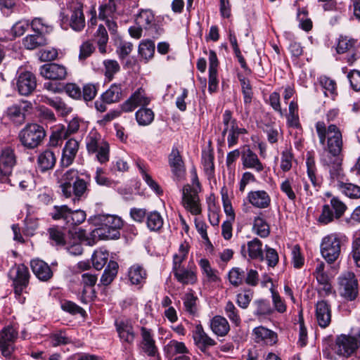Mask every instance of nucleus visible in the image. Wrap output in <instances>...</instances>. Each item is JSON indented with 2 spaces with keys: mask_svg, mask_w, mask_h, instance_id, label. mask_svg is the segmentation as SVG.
<instances>
[{
  "mask_svg": "<svg viewBox=\"0 0 360 360\" xmlns=\"http://www.w3.org/2000/svg\"><path fill=\"white\" fill-rule=\"evenodd\" d=\"M122 97V86L121 84H113L102 95L101 98L105 103L118 102Z\"/></svg>",
  "mask_w": 360,
  "mask_h": 360,
  "instance_id": "4c0bfd02",
  "label": "nucleus"
},
{
  "mask_svg": "<svg viewBox=\"0 0 360 360\" xmlns=\"http://www.w3.org/2000/svg\"><path fill=\"white\" fill-rule=\"evenodd\" d=\"M45 136V130L41 126L30 124L20 131L19 139L25 147L32 149L41 144Z\"/></svg>",
  "mask_w": 360,
  "mask_h": 360,
  "instance_id": "423d86ee",
  "label": "nucleus"
},
{
  "mask_svg": "<svg viewBox=\"0 0 360 360\" xmlns=\"http://www.w3.org/2000/svg\"><path fill=\"white\" fill-rule=\"evenodd\" d=\"M249 257L252 259L264 260L262 243L255 238L247 243Z\"/></svg>",
  "mask_w": 360,
  "mask_h": 360,
  "instance_id": "37998d69",
  "label": "nucleus"
},
{
  "mask_svg": "<svg viewBox=\"0 0 360 360\" xmlns=\"http://www.w3.org/2000/svg\"><path fill=\"white\" fill-rule=\"evenodd\" d=\"M65 127L64 126H58L52 131L49 139V145L56 147L60 145L64 139L68 137L66 135Z\"/></svg>",
  "mask_w": 360,
  "mask_h": 360,
  "instance_id": "4d7b16f0",
  "label": "nucleus"
},
{
  "mask_svg": "<svg viewBox=\"0 0 360 360\" xmlns=\"http://www.w3.org/2000/svg\"><path fill=\"white\" fill-rule=\"evenodd\" d=\"M280 188L290 200L295 201L296 193H299L301 186L294 177H288L281 184Z\"/></svg>",
  "mask_w": 360,
  "mask_h": 360,
  "instance_id": "72a5a7b5",
  "label": "nucleus"
},
{
  "mask_svg": "<svg viewBox=\"0 0 360 360\" xmlns=\"http://www.w3.org/2000/svg\"><path fill=\"white\" fill-rule=\"evenodd\" d=\"M79 178L78 171L70 169L65 171L60 178L58 179L61 192L65 198L71 197L72 186Z\"/></svg>",
  "mask_w": 360,
  "mask_h": 360,
  "instance_id": "4be33fe9",
  "label": "nucleus"
},
{
  "mask_svg": "<svg viewBox=\"0 0 360 360\" xmlns=\"http://www.w3.org/2000/svg\"><path fill=\"white\" fill-rule=\"evenodd\" d=\"M155 53V43L151 40H143L139 46V53L146 60L151 59Z\"/></svg>",
  "mask_w": 360,
  "mask_h": 360,
  "instance_id": "5fc2aeb1",
  "label": "nucleus"
},
{
  "mask_svg": "<svg viewBox=\"0 0 360 360\" xmlns=\"http://www.w3.org/2000/svg\"><path fill=\"white\" fill-rule=\"evenodd\" d=\"M245 271L239 267H233L229 272V280L231 285L238 287L243 284L245 279Z\"/></svg>",
  "mask_w": 360,
  "mask_h": 360,
  "instance_id": "680f3d73",
  "label": "nucleus"
},
{
  "mask_svg": "<svg viewBox=\"0 0 360 360\" xmlns=\"http://www.w3.org/2000/svg\"><path fill=\"white\" fill-rule=\"evenodd\" d=\"M17 337L18 331L13 326H6L0 331V349L4 356H11Z\"/></svg>",
  "mask_w": 360,
  "mask_h": 360,
  "instance_id": "4468645a",
  "label": "nucleus"
},
{
  "mask_svg": "<svg viewBox=\"0 0 360 360\" xmlns=\"http://www.w3.org/2000/svg\"><path fill=\"white\" fill-rule=\"evenodd\" d=\"M315 317L318 325L323 328L328 327L331 322V307L325 300L319 301L316 304Z\"/></svg>",
  "mask_w": 360,
  "mask_h": 360,
  "instance_id": "412c9836",
  "label": "nucleus"
},
{
  "mask_svg": "<svg viewBox=\"0 0 360 360\" xmlns=\"http://www.w3.org/2000/svg\"><path fill=\"white\" fill-rule=\"evenodd\" d=\"M6 115L16 124H22L25 120V115L20 105H13L6 111Z\"/></svg>",
  "mask_w": 360,
  "mask_h": 360,
  "instance_id": "c03bdc74",
  "label": "nucleus"
},
{
  "mask_svg": "<svg viewBox=\"0 0 360 360\" xmlns=\"http://www.w3.org/2000/svg\"><path fill=\"white\" fill-rule=\"evenodd\" d=\"M88 193V182L81 178H78L72 186L71 197L72 195L75 196L74 202L86 198Z\"/></svg>",
  "mask_w": 360,
  "mask_h": 360,
  "instance_id": "79ce46f5",
  "label": "nucleus"
},
{
  "mask_svg": "<svg viewBox=\"0 0 360 360\" xmlns=\"http://www.w3.org/2000/svg\"><path fill=\"white\" fill-rule=\"evenodd\" d=\"M135 116L140 126H148L154 120L155 114L150 108L143 107L136 111Z\"/></svg>",
  "mask_w": 360,
  "mask_h": 360,
  "instance_id": "a18cd8bd",
  "label": "nucleus"
},
{
  "mask_svg": "<svg viewBox=\"0 0 360 360\" xmlns=\"http://www.w3.org/2000/svg\"><path fill=\"white\" fill-rule=\"evenodd\" d=\"M253 304L255 307L254 314L256 316L269 315L271 314L273 312V309L271 307L269 302L266 300H255L253 302Z\"/></svg>",
  "mask_w": 360,
  "mask_h": 360,
  "instance_id": "69168bd1",
  "label": "nucleus"
},
{
  "mask_svg": "<svg viewBox=\"0 0 360 360\" xmlns=\"http://www.w3.org/2000/svg\"><path fill=\"white\" fill-rule=\"evenodd\" d=\"M56 162V157L53 151L46 149L41 152L37 158V165L40 171L44 172L52 169Z\"/></svg>",
  "mask_w": 360,
  "mask_h": 360,
  "instance_id": "7c9ffc66",
  "label": "nucleus"
},
{
  "mask_svg": "<svg viewBox=\"0 0 360 360\" xmlns=\"http://www.w3.org/2000/svg\"><path fill=\"white\" fill-rule=\"evenodd\" d=\"M115 324L120 340L128 344H132L135 338V334L130 321L119 319L115 321Z\"/></svg>",
  "mask_w": 360,
  "mask_h": 360,
  "instance_id": "a878e982",
  "label": "nucleus"
},
{
  "mask_svg": "<svg viewBox=\"0 0 360 360\" xmlns=\"http://www.w3.org/2000/svg\"><path fill=\"white\" fill-rule=\"evenodd\" d=\"M347 205L338 197L330 199V205H324L322 212L319 217V221L323 224H328L333 221L334 218L340 219L347 210Z\"/></svg>",
  "mask_w": 360,
  "mask_h": 360,
  "instance_id": "1a4fd4ad",
  "label": "nucleus"
},
{
  "mask_svg": "<svg viewBox=\"0 0 360 360\" xmlns=\"http://www.w3.org/2000/svg\"><path fill=\"white\" fill-rule=\"evenodd\" d=\"M105 67V75L111 80L114 75L120 70L119 63L115 60H106L103 62Z\"/></svg>",
  "mask_w": 360,
  "mask_h": 360,
  "instance_id": "774afa93",
  "label": "nucleus"
},
{
  "mask_svg": "<svg viewBox=\"0 0 360 360\" xmlns=\"http://www.w3.org/2000/svg\"><path fill=\"white\" fill-rule=\"evenodd\" d=\"M117 268L116 262L110 261L101 278V283L105 286L110 284L117 274Z\"/></svg>",
  "mask_w": 360,
  "mask_h": 360,
  "instance_id": "de8ad7c7",
  "label": "nucleus"
},
{
  "mask_svg": "<svg viewBox=\"0 0 360 360\" xmlns=\"http://www.w3.org/2000/svg\"><path fill=\"white\" fill-rule=\"evenodd\" d=\"M199 265L202 270V274L205 275L207 281L210 283H217L220 278L217 275V271L213 269L209 261L207 259H201Z\"/></svg>",
  "mask_w": 360,
  "mask_h": 360,
  "instance_id": "8fccbe9b",
  "label": "nucleus"
},
{
  "mask_svg": "<svg viewBox=\"0 0 360 360\" xmlns=\"http://www.w3.org/2000/svg\"><path fill=\"white\" fill-rule=\"evenodd\" d=\"M340 295L347 301H354L359 295V282L353 272L347 271L338 277Z\"/></svg>",
  "mask_w": 360,
  "mask_h": 360,
  "instance_id": "39448f33",
  "label": "nucleus"
},
{
  "mask_svg": "<svg viewBox=\"0 0 360 360\" xmlns=\"http://www.w3.org/2000/svg\"><path fill=\"white\" fill-rule=\"evenodd\" d=\"M167 354L169 356H175L176 354L185 355L188 353V349L185 344L182 342H178L172 340L165 346V349Z\"/></svg>",
  "mask_w": 360,
  "mask_h": 360,
  "instance_id": "864d4df0",
  "label": "nucleus"
},
{
  "mask_svg": "<svg viewBox=\"0 0 360 360\" xmlns=\"http://www.w3.org/2000/svg\"><path fill=\"white\" fill-rule=\"evenodd\" d=\"M55 220L62 219L69 226H75L84 221L86 213L81 210H72L67 205L54 206L51 213Z\"/></svg>",
  "mask_w": 360,
  "mask_h": 360,
  "instance_id": "0eeeda50",
  "label": "nucleus"
},
{
  "mask_svg": "<svg viewBox=\"0 0 360 360\" xmlns=\"http://www.w3.org/2000/svg\"><path fill=\"white\" fill-rule=\"evenodd\" d=\"M86 148L89 153H96L101 163L109 160V144L96 133H91L86 138Z\"/></svg>",
  "mask_w": 360,
  "mask_h": 360,
  "instance_id": "9d476101",
  "label": "nucleus"
},
{
  "mask_svg": "<svg viewBox=\"0 0 360 360\" xmlns=\"http://www.w3.org/2000/svg\"><path fill=\"white\" fill-rule=\"evenodd\" d=\"M97 219L101 224L111 228L122 229L124 224L121 217L117 215L100 214L97 217Z\"/></svg>",
  "mask_w": 360,
  "mask_h": 360,
  "instance_id": "3c124183",
  "label": "nucleus"
},
{
  "mask_svg": "<svg viewBox=\"0 0 360 360\" xmlns=\"http://www.w3.org/2000/svg\"><path fill=\"white\" fill-rule=\"evenodd\" d=\"M202 163L205 173L211 176L214 171V155L211 150H203L202 153Z\"/></svg>",
  "mask_w": 360,
  "mask_h": 360,
  "instance_id": "bf43d9fd",
  "label": "nucleus"
},
{
  "mask_svg": "<svg viewBox=\"0 0 360 360\" xmlns=\"http://www.w3.org/2000/svg\"><path fill=\"white\" fill-rule=\"evenodd\" d=\"M182 202L184 207L191 214L198 215L200 214L201 209L199 204V197L196 189L187 184L183 188Z\"/></svg>",
  "mask_w": 360,
  "mask_h": 360,
  "instance_id": "dca6fc26",
  "label": "nucleus"
},
{
  "mask_svg": "<svg viewBox=\"0 0 360 360\" xmlns=\"http://www.w3.org/2000/svg\"><path fill=\"white\" fill-rule=\"evenodd\" d=\"M40 74L46 79L52 80L65 79L67 76L66 68L57 63H48L40 68Z\"/></svg>",
  "mask_w": 360,
  "mask_h": 360,
  "instance_id": "aec40b11",
  "label": "nucleus"
},
{
  "mask_svg": "<svg viewBox=\"0 0 360 360\" xmlns=\"http://www.w3.org/2000/svg\"><path fill=\"white\" fill-rule=\"evenodd\" d=\"M37 99L39 102H43L53 108L62 116H65L72 111V108L68 106L60 97L50 98L46 95H39Z\"/></svg>",
  "mask_w": 360,
  "mask_h": 360,
  "instance_id": "393cba45",
  "label": "nucleus"
},
{
  "mask_svg": "<svg viewBox=\"0 0 360 360\" xmlns=\"http://www.w3.org/2000/svg\"><path fill=\"white\" fill-rule=\"evenodd\" d=\"M79 148V143L75 139H68L62 150V157L60 159V165L63 167H68L71 165L78 153Z\"/></svg>",
  "mask_w": 360,
  "mask_h": 360,
  "instance_id": "6ab92c4d",
  "label": "nucleus"
},
{
  "mask_svg": "<svg viewBox=\"0 0 360 360\" xmlns=\"http://www.w3.org/2000/svg\"><path fill=\"white\" fill-rule=\"evenodd\" d=\"M22 46L27 50H34L39 47L44 46L48 44V40L45 35L34 33L27 34L22 40Z\"/></svg>",
  "mask_w": 360,
  "mask_h": 360,
  "instance_id": "473e14b6",
  "label": "nucleus"
},
{
  "mask_svg": "<svg viewBox=\"0 0 360 360\" xmlns=\"http://www.w3.org/2000/svg\"><path fill=\"white\" fill-rule=\"evenodd\" d=\"M356 42V40L341 36L338 39L336 51L340 54L344 53L347 51H350L354 46Z\"/></svg>",
  "mask_w": 360,
  "mask_h": 360,
  "instance_id": "338daca9",
  "label": "nucleus"
},
{
  "mask_svg": "<svg viewBox=\"0 0 360 360\" xmlns=\"http://www.w3.org/2000/svg\"><path fill=\"white\" fill-rule=\"evenodd\" d=\"M241 160L244 168L252 169L257 172H261L264 168L257 155L250 148L245 150L242 153Z\"/></svg>",
  "mask_w": 360,
  "mask_h": 360,
  "instance_id": "c85d7f7f",
  "label": "nucleus"
},
{
  "mask_svg": "<svg viewBox=\"0 0 360 360\" xmlns=\"http://www.w3.org/2000/svg\"><path fill=\"white\" fill-rule=\"evenodd\" d=\"M69 233L74 236L75 240L72 244L67 243V250L70 254L72 255H79L83 252V248L81 242H86L89 245H94L95 244L94 238L86 236V231L82 229L73 228L72 230H69Z\"/></svg>",
  "mask_w": 360,
  "mask_h": 360,
  "instance_id": "ddd939ff",
  "label": "nucleus"
},
{
  "mask_svg": "<svg viewBox=\"0 0 360 360\" xmlns=\"http://www.w3.org/2000/svg\"><path fill=\"white\" fill-rule=\"evenodd\" d=\"M32 30L38 34H45L50 33L53 27L49 23V22L42 18H34L30 22Z\"/></svg>",
  "mask_w": 360,
  "mask_h": 360,
  "instance_id": "49530a36",
  "label": "nucleus"
},
{
  "mask_svg": "<svg viewBox=\"0 0 360 360\" xmlns=\"http://www.w3.org/2000/svg\"><path fill=\"white\" fill-rule=\"evenodd\" d=\"M359 346L360 342L355 337L341 335L336 338L333 350L337 354L347 357L353 354Z\"/></svg>",
  "mask_w": 360,
  "mask_h": 360,
  "instance_id": "f8f14e48",
  "label": "nucleus"
},
{
  "mask_svg": "<svg viewBox=\"0 0 360 360\" xmlns=\"http://www.w3.org/2000/svg\"><path fill=\"white\" fill-rule=\"evenodd\" d=\"M120 229L118 228L108 227L100 224V226L91 233V238L98 237L103 240H114L117 239L120 236Z\"/></svg>",
  "mask_w": 360,
  "mask_h": 360,
  "instance_id": "f704fd0d",
  "label": "nucleus"
},
{
  "mask_svg": "<svg viewBox=\"0 0 360 360\" xmlns=\"http://www.w3.org/2000/svg\"><path fill=\"white\" fill-rule=\"evenodd\" d=\"M49 238L56 245L63 246L67 244L65 233L58 227L49 229Z\"/></svg>",
  "mask_w": 360,
  "mask_h": 360,
  "instance_id": "e2e57ef3",
  "label": "nucleus"
},
{
  "mask_svg": "<svg viewBox=\"0 0 360 360\" xmlns=\"http://www.w3.org/2000/svg\"><path fill=\"white\" fill-rule=\"evenodd\" d=\"M248 201L259 209H266L271 205V197L264 190L251 191L247 195Z\"/></svg>",
  "mask_w": 360,
  "mask_h": 360,
  "instance_id": "5701e85b",
  "label": "nucleus"
},
{
  "mask_svg": "<svg viewBox=\"0 0 360 360\" xmlns=\"http://www.w3.org/2000/svg\"><path fill=\"white\" fill-rule=\"evenodd\" d=\"M9 277L13 281L15 298L23 304L25 297L22 296L24 290L29 283L30 273L28 268L23 264L14 265L9 271Z\"/></svg>",
  "mask_w": 360,
  "mask_h": 360,
  "instance_id": "f03ea898",
  "label": "nucleus"
},
{
  "mask_svg": "<svg viewBox=\"0 0 360 360\" xmlns=\"http://www.w3.org/2000/svg\"><path fill=\"white\" fill-rule=\"evenodd\" d=\"M15 84L19 94L22 96H27L36 89V77L31 72H22L19 73L16 78Z\"/></svg>",
  "mask_w": 360,
  "mask_h": 360,
  "instance_id": "f3484780",
  "label": "nucleus"
},
{
  "mask_svg": "<svg viewBox=\"0 0 360 360\" xmlns=\"http://www.w3.org/2000/svg\"><path fill=\"white\" fill-rule=\"evenodd\" d=\"M341 246V240L336 235H328L322 239L321 256L328 264H333L340 256Z\"/></svg>",
  "mask_w": 360,
  "mask_h": 360,
  "instance_id": "6e6552de",
  "label": "nucleus"
},
{
  "mask_svg": "<svg viewBox=\"0 0 360 360\" xmlns=\"http://www.w3.org/2000/svg\"><path fill=\"white\" fill-rule=\"evenodd\" d=\"M193 338L197 347L205 354L210 347L217 344L215 340L205 333L200 324L197 325L193 330Z\"/></svg>",
  "mask_w": 360,
  "mask_h": 360,
  "instance_id": "a211bd4d",
  "label": "nucleus"
},
{
  "mask_svg": "<svg viewBox=\"0 0 360 360\" xmlns=\"http://www.w3.org/2000/svg\"><path fill=\"white\" fill-rule=\"evenodd\" d=\"M128 277L132 284H142L146 281L147 272L142 266L136 264L129 268L128 271Z\"/></svg>",
  "mask_w": 360,
  "mask_h": 360,
  "instance_id": "58836bf2",
  "label": "nucleus"
},
{
  "mask_svg": "<svg viewBox=\"0 0 360 360\" xmlns=\"http://www.w3.org/2000/svg\"><path fill=\"white\" fill-rule=\"evenodd\" d=\"M253 333L257 342H264L266 345H272L277 340V335L274 332L263 326L255 328Z\"/></svg>",
  "mask_w": 360,
  "mask_h": 360,
  "instance_id": "c9c22d12",
  "label": "nucleus"
},
{
  "mask_svg": "<svg viewBox=\"0 0 360 360\" xmlns=\"http://www.w3.org/2000/svg\"><path fill=\"white\" fill-rule=\"evenodd\" d=\"M108 252L106 250H96L91 257L92 264L96 270H101L103 268L108 259Z\"/></svg>",
  "mask_w": 360,
  "mask_h": 360,
  "instance_id": "13d9d810",
  "label": "nucleus"
},
{
  "mask_svg": "<svg viewBox=\"0 0 360 360\" xmlns=\"http://www.w3.org/2000/svg\"><path fill=\"white\" fill-rule=\"evenodd\" d=\"M50 344L53 347L68 345L71 339L67 335L65 330H60L51 333L49 335Z\"/></svg>",
  "mask_w": 360,
  "mask_h": 360,
  "instance_id": "09e8293b",
  "label": "nucleus"
},
{
  "mask_svg": "<svg viewBox=\"0 0 360 360\" xmlns=\"http://www.w3.org/2000/svg\"><path fill=\"white\" fill-rule=\"evenodd\" d=\"M34 274L42 281H47L53 276V271L50 266L41 259H33L30 262Z\"/></svg>",
  "mask_w": 360,
  "mask_h": 360,
  "instance_id": "bb28decb",
  "label": "nucleus"
},
{
  "mask_svg": "<svg viewBox=\"0 0 360 360\" xmlns=\"http://www.w3.org/2000/svg\"><path fill=\"white\" fill-rule=\"evenodd\" d=\"M136 24L146 30H150L155 25V16L152 11L142 9L136 15Z\"/></svg>",
  "mask_w": 360,
  "mask_h": 360,
  "instance_id": "ea45409f",
  "label": "nucleus"
},
{
  "mask_svg": "<svg viewBox=\"0 0 360 360\" xmlns=\"http://www.w3.org/2000/svg\"><path fill=\"white\" fill-rule=\"evenodd\" d=\"M97 281V276L90 273H84L82 275V283L84 285V289L82 290V301L86 302V294L87 290L86 288L89 287L93 288Z\"/></svg>",
  "mask_w": 360,
  "mask_h": 360,
  "instance_id": "052dcab7",
  "label": "nucleus"
},
{
  "mask_svg": "<svg viewBox=\"0 0 360 360\" xmlns=\"http://www.w3.org/2000/svg\"><path fill=\"white\" fill-rule=\"evenodd\" d=\"M252 229L255 233L262 238L267 237L270 233L269 224L259 216L255 218Z\"/></svg>",
  "mask_w": 360,
  "mask_h": 360,
  "instance_id": "6e6d98bb",
  "label": "nucleus"
},
{
  "mask_svg": "<svg viewBox=\"0 0 360 360\" xmlns=\"http://www.w3.org/2000/svg\"><path fill=\"white\" fill-rule=\"evenodd\" d=\"M319 143L324 147L321 162L327 167L330 176L339 178L342 174V136L335 124L327 127L324 122H317L315 125Z\"/></svg>",
  "mask_w": 360,
  "mask_h": 360,
  "instance_id": "f257e3e1",
  "label": "nucleus"
},
{
  "mask_svg": "<svg viewBox=\"0 0 360 360\" xmlns=\"http://www.w3.org/2000/svg\"><path fill=\"white\" fill-rule=\"evenodd\" d=\"M224 129L221 136L224 139L227 136V143L229 148H233L238 143L239 136L248 133L245 128L239 127L237 120L233 117L232 112L226 110L222 115Z\"/></svg>",
  "mask_w": 360,
  "mask_h": 360,
  "instance_id": "20e7f679",
  "label": "nucleus"
},
{
  "mask_svg": "<svg viewBox=\"0 0 360 360\" xmlns=\"http://www.w3.org/2000/svg\"><path fill=\"white\" fill-rule=\"evenodd\" d=\"M224 311L226 315L232 323H233L236 326L240 325L241 319L239 314V311L232 302L229 301L226 304Z\"/></svg>",
  "mask_w": 360,
  "mask_h": 360,
  "instance_id": "0e129e2a",
  "label": "nucleus"
},
{
  "mask_svg": "<svg viewBox=\"0 0 360 360\" xmlns=\"http://www.w3.org/2000/svg\"><path fill=\"white\" fill-rule=\"evenodd\" d=\"M68 9L70 11V18L68 15L61 14V25L63 28L65 24L70 26L76 32L82 31L85 27V18L83 13V4L79 0H69L67 4Z\"/></svg>",
  "mask_w": 360,
  "mask_h": 360,
  "instance_id": "7ed1b4c3",
  "label": "nucleus"
},
{
  "mask_svg": "<svg viewBox=\"0 0 360 360\" xmlns=\"http://www.w3.org/2000/svg\"><path fill=\"white\" fill-rule=\"evenodd\" d=\"M147 227L152 231H159L163 225V219L157 211L150 212L147 214Z\"/></svg>",
  "mask_w": 360,
  "mask_h": 360,
  "instance_id": "603ef678",
  "label": "nucleus"
},
{
  "mask_svg": "<svg viewBox=\"0 0 360 360\" xmlns=\"http://www.w3.org/2000/svg\"><path fill=\"white\" fill-rule=\"evenodd\" d=\"M344 176L343 169H342V174L339 178L330 177L333 182L337 181L336 186L346 196L354 199L360 198V186L351 183H344Z\"/></svg>",
  "mask_w": 360,
  "mask_h": 360,
  "instance_id": "b1692460",
  "label": "nucleus"
},
{
  "mask_svg": "<svg viewBox=\"0 0 360 360\" xmlns=\"http://www.w3.org/2000/svg\"><path fill=\"white\" fill-rule=\"evenodd\" d=\"M169 165L176 177L178 179L183 177L185 173L184 163L180 152L176 148H173L169 155Z\"/></svg>",
  "mask_w": 360,
  "mask_h": 360,
  "instance_id": "cd10ccee",
  "label": "nucleus"
},
{
  "mask_svg": "<svg viewBox=\"0 0 360 360\" xmlns=\"http://www.w3.org/2000/svg\"><path fill=\"white\" fill-rule=\"evenodd\" d=\"M16 164V157L14 150L8 147L1 150L0 155V181L9 182L8 176L11 174L13 167Z\"/></svg>",
  "mask_w": 360,
  "mask_h": 360,
  "instance_id": "9b49d317",
  "label": "nucleus"
},
{
  "mask_svg": "<svg viewBox=\"0 0 360 360\" xmlns=\"http://www.w3.org/2000/svg\"><path fill=\"white\" fill-rule=\"evenodd\" d=\"M122 0H103V4L99 7L98 17L104 20L111 17L117 11L119 4Z\"/></svg>",
  "mask_w": 360,
  "mask_h": 360,
  "instance_id": "a19ab883",
  "label": "nucleus"
},
{
  "mask_svg": "<svg viewBox=\"0 0 360 360\" xmlns=\"http://www.w3.org/2000/svg\"><path fill=\"white\" fill-rule=\"evenodd\" d=\"M212 331L219 337H224L230 330V326L226 318L221 316H215L210 321Z\"/></svg>",
  "mask_w": 360,
  "mask_h": 360,
  "instance_id": "2f4dec72",
  "label": "nucleus"
},
{
  "mask_svg": "<svg viewBox=\"0 0 360 360\" xmlns=\"http://www.w3.org/2000/svg\"><path fill=\"white\" fill-rule=\"evenodd\" d=\"M141 349L148 356H153L158 352V348L155 346V342L153 339V335L150 330L146 328H141Z\"/></svg>",
  "mask_w": 360,
  "mask_h": 360,
  "instance_id": "c756f323",
  "label": "nucleus"
},
{
  "mask_svg": "<svg viewBox=\"0 0 360 360\" xmlns=\"http://www.w3.org/2000/svg\"><path fill=\"white\" fill-rule=\"evenodd\" d=\"M150 102V99L146 96L144 89L139 88L120 105V108L122 112H129L139 106L143 108L148 105Z\"/></svg>",
  "mask_w": 360,
  "mask_h": 360,
  "instance_id": "2eb2a0df",
  "label": "nucleus"
},
{
  "mask_svg": "<svg viewBox=\"0 0 360 360\" xmlns=\"http://www.w3.org/2000/svg\"><path fill=\"white\" fill-rule=\"evenodd\" d=\"M174 276L178 282L183 285H193L197 281L195 272L191 269H177Z\"/></svg>",
  "mask_w": 360,
  "mask_h": 360,
  "instance_id": "e433bc0d",
  "label": "nucleus"
}]
</instances>
